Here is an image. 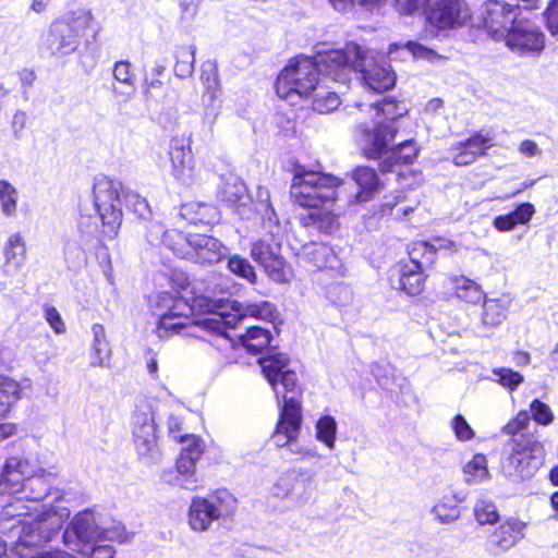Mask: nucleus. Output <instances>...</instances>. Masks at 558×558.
I'll use <instances>...</instances> for the list:
<instances>
[{"label": "nucleus", "mask_w": 558, "mask_h": 558, "mask_svg": "<svg viewBox=\"0 0 558 558\" xmlns=\"http://www.w3.org/2000/svg\"><path fill=\"white\" fill-rule=\"evenodd\" d=\"M153 314L156 316V335L160 339L174 335L205 339L206 335L217 336L230 343L241 345L247 353L258 354L268 347L270 333L267 329L252 326L235 342L229 330L247 318L274 322L277 310L267 301L243 305L236 301L214 300L205 295L196 296L192 304L169 292H160L153 298Z\"/></svg>", "instance_id": "1"}, {"label": "nucleus", "mask_w": 558, "mask_h": 558, "mask_svg": "<svg viewBox=\"0 0 558 558\" xmlns=\"http://www.w3.org/2000/svg\"><path fill=\"white\" fill-rule=\"evenodd\" d=\"M53 478V473L34 468L20 496L2 507L0 529L10 535L17 548L50 541L69 519L68 507L41 504L51 494Z\"/></svg>", "instance_id": "2"}, {"label": "nucleus", "mask_w": 558, "mask_h": 558, "mask_svg": "<svg viewBox=\"0 0 558 558\" xmlns=\"http://www.w3.org/2000/svg\"><path fill=\"white\" fill-rule=\"evenodd\" d=\"M94 15L89 10L70 11L49 25L41 37L40 49L53 57H65L74 53L92 26Z\"/></svg>", "instance_id": "3"}, {"label": "nucleus", "mask_w": 558, "mask_h": 558, "mask_svg": "<svg viewBox=\"0 0 558 558\" xmlns=\"http://www.w3.org/2000/svg\"><path fill=\"white\" fill-rule=\"evenodd\" d=\"M342 181L329 173L306 170L294 171L290 194L294 204L303 208H316L340 198Z\"/></svg>", "instance_id": "4"}, {"label": "nucleus", "mask_w": 558, "mask_h": 558, "mask_svg": "<svg viewBox=\"0 0 558 558\" xmlns=\"http://www.w3.org/2000/svg\"><path fill=\"white\" fill-rule=\"evenodd\" d=\"M148 242H161L174 253L190 256L199 263H217L223 256V245L217 239L205 234L185 235L178 230H163L161 225L155 223Z\"/></svg>", "instance_id": "5"}, {"label": "nucleus", "mask_w": 558, "mask_h": 558, "mask_svg": "<svg viewBox=\"0 0 558 558\" xmlns=\"http://www.w3.org/2000/svg\"><path fill=\"white\" fill-rule=\"evenodd\" d=\"M356 107L359 109L367 107L368 110L374 111L375 126L373 131L363 128L362 133L364 155L369 159H376L386 151L396 134V129L387 122L402 117L407 112V108L391 99H384L379 104L368 106L356 104Z\"/></svg>", "instance_id": "6"}, {"label": "nucleus", "mask_w": 558, "mask_h": 558, "mask_svg": "<svg viewBox=\"0 0 558 558\" xmlns=\"http://www.w3.org/2000/svg\"><path fill=\"white\" fill-rule=\"evenodd\" d=\"M102 539L123 543L126 539L124 526L114 523L112 526L99 527L93 511L78 512L63 533L64 544L72 550L85 553L92 544Z\"/></svg>", "instance_id": "7"}, {"label": "nucleus", "mask_w": 558, "mask_h": 558, "mask_svg": "<svg viewBox=\"0 0 558 558\" xmlns=\"http://www.w3.org/2000/svg\"><path fill=\"white\" fill-rule=\"evenodd\" d=\"M501 462L502 474L512 481L532 478L545 459V448L536 436H519Z\"/></svg>", "instance_id": "8"}, {"label": "nucleus", "mask_w": 558, "mask_h": 558, "mask_svg": "<svg viewBox=\"0 0 558 558\" xmlns=\"http://www.w3.org/2000/svg\"><path fill=\"white\" fill-rule=\"evenodd\" d=\"M156 400L147 397L138 398L131 416L133 444L137 454L147 461L159 456L157 424L155 421Z\"/></svg>", "instance_id": "9"}, {"label": "nucleus", "mask_w": 558, "mask_h": 558, "mask_svg": "<svg viewBox=\"0 0 558 558\" xmlns=\"http://www.w3.org/2000/svg\"><path fill=\"white\" fill-rule=\"evenodd\" d=\"M538 0H486L482 9V23L495 40H504L520 21L521 9L531 10Z\"/></svg>", "instance_id": "10"}, {"label": "nucleus", "mask_w": 558, "mask_h": 558, "mask_svg": "<svg viewBox=\"0 0 558 558\" xmlns=\"http://www.w3.org/2000/svg\"><path fill=\"white\" fill-rule=\"evenodd\" d=\"M302 412L301 402L294 397L286 398L280 410V418L276 430L272 434V440L277 447H288L293 454L301 459H320L322 456L314 449L303 447L298 444L301 430Z\"/></svg>", "instance_id": "11"}, {"label": "nucleus", "mask_w": 558, "mask_h": 558, "mask_svg": "<svg viewBox=\"0 0 558 558\" xmlns=\"http://www.w3.org/2000/svg\"><path fill=\"white\" fill-rule=\"evenodd\" d=\"M120 189L119 182L106 175H99L94 180V203L102 225L101 233L105 239L116 238L121 227Z\"/></svg>", "instance_id": "12"}, {"label": "nucleus", "mask_w": 558, "mask_h": 558, "mask_svg": "<svg viewBox=\"0 0 558 558\" xmlns=\"http://www.w3.org/2000/svg\"><path fill=\"white\" fill-rule=\"evenodd\" d=\"M317 75L318 71L313 58L298 57L278 75L277 95L291 101L294 96L305 97L317 86Z\"/></svg>", "instance_id": "13"}, {"label": "nucleus", "mask_w": 558, "mask_h": 558, "mask_svg": "<svg viewBox=\"0 0 558 558\" xmlns=\"http://www.w3.org/2000/svg\"><path fill=\"white\" fill-rule=\"evenodd\" d=\"M235 500L228 492H218L207 498L195 497L189 508V524L193 531H207L214 521L230 515Z\"/></svg>", "instance_id": "14"}, {"label": "nucleus", "mask_w": 558, "mask_h": 558, "mask_svg": "<svg viewBox=\"0 0 558 558\" xmlns=\"http://www.w3.org/2000/svg\"><path fill=\"white\" fill-rule=\"evenodd\" d=\"M363 48L348 44L342 50L318 53L314 60L318 74L331 77L335 82L345 83L352 72L361 66Z\"/></svg>", "instance_id": "15"}, {"label": "nucleus", "mask_w": 558, "mask_h": 558, "mask_svg": "<svg viewBox=\"0 0 558 558\" xmlns=\"http://www.w3.org/2000/svg\"><path fill=\"white\" fill-rule=\"evenodd\" d=\"M426 24L436 31L465 27L472 21V11L464 0H430L425 9Z\"/></svg>", "instance_id": "16"}, {"label": "nucleus", "mask_w": 558, "mask_h": 558, "mask_svg": "<svg viewBox=\"0 0 558 558\" xmlns=\"http://www.w3.org/2000/svg\"><path fill=\"white\" fill-rule=\"evenodd\" d=\"M281 240L259 239L252 244L251 256L276 282H289L293 276L292 268L281 255Z\"/></svg>", "instance_id": "17"}, {"label": "nucleus", "mask_w": 558, "mask_h": 558, "mask_svg": "<svg viewBox=\"0 0 558 558\" xmlns=\"http://www.w3.org/2000/svg\"><path fill=\"white\" fill-rule=\"evenodd\" d=\"M507 47L519 54H539L545 47V36L533 23L520 20L505 37Z\"/></svg>", "instance_id": "18"}, {"label": "nucleus", "mask_w": 558, "mask_h": 558, "mask_svg": "<svg viewBox=\"0 0 558 558\" xmlns=\"http://www.w3.org/2000/svg\"><path fill=\"white\" fill-rule=\"evenodd\" d=\"M361 66L357 72L361 73L364 85L375 93H384L396 83V75L390 65L386 62L378 63L374 54L363 49Z\"/></svg>", "instance_id": "19"}, {"label": "nucleus", "mask_w": 558, "mask_h": 558, "mask_svg": "<svg viewBox=\"0 0 558 558\" xmlns=\"http://www.w3.org/2000/svg\"><path fill=\"white\" fill-rule=\"evenodd\" d=\"M264 376L269 385L280 396L278 384L280 383L283 391L294 392L298 388V376L293 371L288 369L289 359L286 354L276 353L259 360Z\"/></svg>", "instance_id": "20"}, {"label": "nucleus", "mask_w": 558, "mask_h": 558, "mask_svg": "<svg viewBox=\"0 0 558 558\" xmlns=\"http://www.w3.org/2000/svg\"><path fill=\"white\" fill-rule=\"evenodd\" d=\"M171 175L182 185L190 186L196 182L197 173L190 146L182 141L172 140L169 148Z\"/></svg>", "instance_id": "21"}, {"label": "nucleus", "mask_w": 558, "mask_h": 558, "mask_svg": "<svg viewBox=\"0 0 558 558\" xmlns=\"http://www.w3.org/2000/svg\"><path fill=\"white\" fill-rule=\"evenodd\" d=\"M32 465L27 460L10 458L7 460L0 476V492L2 494H17L20 496L24 483L32 475Z\"/></svg>", "instance_id": "22"}, {"label": "nucleus", "mask_w": 558, "mask_h": 558, "mask_svg": "<svg viewBox=\"0 0 558 558\" xmlns=\"http://www.w3.org/2000/svg\"><path fill=\"white\" fill-rule=\"evenodd\" d=\"M428 245L423 242L413 244L410 251L411 263L403 265L400 270V288L409 295H417L424 289L425 279L422 274V263L417 260L418 251L427 250Z\"/></svg>", "instance_id": "23"}, {"label": "nucleus", "mask_w": 558, "mask_h": 558, "mask_svg": "<svg viewBox=\"0 0 558 558\" xmlns=\"http://www.w3.org/2000/svg\"><path fill=\"white\" fill-rule=\"evenodd\" d=\"M219 199L228 207L233 208L239 215L246 216L252 201L247 194L244 182L238 177H229L223 182L218 193Z\"/></svg>", "instance_id": "24"}, {"label": "nucleus", "mask_w": 558, "mask_h": 558, "mask_svg": "<svg viewBox=\"0 0 558 558\" xmlns=\"http://www.w3.org/2000/svg\"><path fill=\"white\" fill-rule=\"evenodd\" d=\"M352 179L359 186V191L348 197L349 204L368 202L383 189V183L376 171L369 167L354 169Z\"/></svg>", "instance_id": "25"}, {"label": "nucleus", "mask_w": 558, "mask_h": 558, "mask_svg": "<svg viewBox=\"0 0 558 558\" xmlns=\"http://www.w3.org/2000/svg\"><path fill=\"white\" fill-rule=\"evenodd\" d=\"M525 527L526 524L523 521L510 518L494 531L490 545L498 551H506L524 537Z\"/></svg>", "instance_id": "26"}, {"label": "nucleus", "mask_w": 558, "mask_h": 558, "mask_svg": "<svg viewBox=\"0 0 558 558\" xmlns=\"http://www.w3.org/2000/svg\"><path fill=\"white\" fill-rule=\"evenodd\" d=\"M465 497L461 493L445 494L437 499L432 508L434 519L441 524H450L460 518L459 504H462Z\"/></svg>", "instance_id": "27"}, {"label": "nucleus", "mask_w": 558, "mask_h": 558, "mask_svg": "<svg viewBox=\"0 0 558 558\" xmlns=\"http://www.w3.org/2000/svg\"><path fill=\"white\" fill-rule=\"evenodd\" d=\"M300 256L316 269L333 268L337 256L333 251L324 243H307L302 246Z\"/></svg>", "instance_id": "28"}, {"label": "nucleus", "mask_w": 558, "mask_h": 558, "mask_svg": "<svg viewBox=\"0 0 558 558\" xmlns=\"http://www.w3.org/2000/svg\"><path fill=\"white\" fill-rule=\"evenodd\" d=\"M180 215L192 225H211L219 220L218 209L214 205L202 202L182 205Z\"/></svg>", "instance_id": "29"}, {"label": "nucleus", "mask_w": 558, "mask_h": 558, "mask_svg": "<svg viewBox=\"0 0 558 558\" xmlns=\"http://www.w3.org/2000/svg\"><path fill=\"white\" fill-rule=\"evenodd\" d=\"M511 300L507 295L485 300L483 304L482 323L484 326L495 328L506 318Z\"/></svg>", "instance_id": "30"}, {"label": "nucleus", "mask_w": 558, "mask_h": 558, "mask_svg": "<svg viewBox=\"0 0 558 558\" xmlns=\"http://www.w3.org/2000/svg\"><path fill=\"white\" fill-rule=\"evenodd\" d=\"M92 362L93 366H106L111 356L110 344L106 337L105 327L101 324L92 326Z\"/></svg>", "instance_id": "31"}, {"label": "nucleus", "mask_w": 558, "mask_h": 558, "mask_svg": "<svg viewBox=\"0 0 558 558\" xmlns=\"http://www.w3.org/2000/svg\"><path fill=\"white\" fill-rule=\"evenodd\" d=\"M449 282L457 298L466 303L477 304L484 299V291L480 284L464 276L451 277Z\"/></svg>", "instance_id": "32"}, {"label": "nucleus", "mask_w": 558, "mask_h": 558, "mask_svg": "<svg viewBox=\"0 0 558 558\" xmlns=\"http://www.w3.org/2000/svg\"><path fill=\"white\" fill-rule=\"evenodd\" d=\"M259 206L263 214V229L272 240H282L283 229L278 217L269 203V193L265 189H259Z\"/></svg>", "instance_id": "33"}, {"label": "nucleus", "mask_w": 558, "mask_h": 558, "mask_svg": "<svg viewBox=\"0 0 558 558\" xmlns=\"http://www.w3.org/2000/svg\"><path fill=\"white\" fill-rule=\"evenodd\" d=\"M122 197L124 205L129 210L134 213L140 219L148 222V225L145 226V228L147 229L146 236L148 238L150 233L155 230L154 225L157 223V221H149V218L151 217V209L148 202L146 201V198L142 197L136 192L129 190L122 191ZM158 225L160 223L158 222Z\"/></svg>", "instance_id": "34"}, {"label": "nucleus", "mask_w": 558, "mask_h": 558, "mask_svg": "<svg viewBox=\"0 0 558 558\" xmlns=\"http://www.w3.org/2000/svg\"><path fill=\"white\" fill-rule=\"evenodd\" d=\"M463 480L468 485H478L490 480L487 458L482 454H475L463 466Z\"/></svg>", "instance_id": "35"}, {"label": "nucleus", "mask_w": 558, "mask_h": 558, "mask_svg": "<svg viewBox=\"0 0 558 558\" xmlns=\"http://www.w3.org/2000/svg\"><path fill=\"white\" fill-rule=\"evenodd\" d=\"M311 209L306 215L301 216L303 226L315 227L325 233H331L338 228V219L333 213L319 207Z\"/></svg>", "instance_id": "36"}, {"label": "nucleus", "mask_w": 558, "mask_h": 558, "mask_svg": "<svg viewBox=\"0 0 558 558\" xmlns=\"http://www.w3.org/2000/svg\"><path fill=\"white\" fill-rule=\"evenodd\" d=\"M22 397L19 381L7 376H0V418L5 417Z\"/></svg>", "instance_id": "37"}, {"label": "nucleus", "mask_w": 558, "mask_h": 558, "mask_svg": "<svg viewBox=\"0 0 558 558\" xmlns=\"http://www.w3.org/2000/svg\"><path fill=\"white\" fill-rule=\"evenodd\" d=\"M417 153L418 150L413 141H404L397 147H393L390 151H388L387 148L379 157L381 158L384 155L389 154L388 158L383 161L381 170L389 171L392 163H410L416 158Z\"/></svg>", "instance_id": "38"}, {"label": "nucleus", "mask_w": 558, "mask_h": 558, "mask_svg": "<svg viewBox=\"0 0 558 558\" xmlns=\"http://www.w3.org/2000/svg\"><path fill=\"white\" fill-rule=\"evenodd\" d=\"M198 460L189 457L186 453H180L177 460V471L179 476L177 483L182 488L194 490L198 486V480L195 475V468Z\"/></svg>", "instance_id": "39"}, {"label": "nucleus", "mask_w": 558, "mask_h": 558, "mask_svg": "<svg viewBox=\"0 0 558 558\" xmlns=\"http://www.w3.org/2000/svg\"><path fill=\"white\" fill-rule=\"evenodd\" d=\"M196 47L194 45L178 46L174 51V75L179 78L190 77L194 72Z\"/></svg>", "instance_id": "40"}, {"label": "nucleus", "mask_w": 558, "mask_h": 558, "mask_svg": "<svg viewBox=\"0 0 558 558\" xmlns=\"http://www.w3.org/2000/svg\"><path fill=\"white\" fill-rule=\"evenodd\" d=\"M473 515L480 525H494L499 522L500 514L494 500L480 497L473 506Z\"/></svg>", "instance_id": "41"}, {"label": "nucleus", "mask_w": 558, "mask_h": 558, "mask_svg": "<svg viewBox=\"0 0 558 558\" xmlns=\"http://www.w3.org/2000/svg\"><path fill=\"white\" fill-rule=\"evenodd\" d=\"M201 82L205 88V96L214 102L218 98L220 90L218 68L214 61H206L202 64Z\"/></svg>", "instance_id": "42"}, {"label": "nucleus", "mask_w": 558, "mask_h": 558, "mask_svg": "<svg viewBox=\"0 0 558 558\" xmlns=\"http://www.w3.org/2000/svg\"><path fill=\"white\" fill-rule=\"evenodd\" d=\"M337 429L338 426L335 417L324 415L315 424V437L319 442L332 450L336 447Z\"/></svg>", "instance_id": "43"}, {"label": "nucleus", "mask_w": 558, "mask_h": 558, "mask_svg": "<svg viewBox=\"0 0 558 558\" xmlns=\"http://www.w3.org/2000/svg\"><path fill=\"white\" fill-rule=\"evenodd\" d=\"M7 267L19 269L25 260L26 250L22 236L19 233L12 234L4 248Z\"/></svg>", "instance_id": "44"}, {"label": "nucleus", "mask_w": 558, "mask_h": 558, "mask_svg": "<svg viewBox=\"0 0 558 558\" xmlns=\"http://www.w3.org/2000/svg\"><path fill=\"white\" fill-rule=\"evenodd\" d=\"M313 92V109L318 113H329L339 107L340 99L337 93L323 86H316Z\"/></svg>", "instance_id": "45"}, {"label": "nucleus", "mask_w": 558, "mask_h": 558, "mask_svg": "<svg viewBox=\"0 0 558 558\" xmlns=\"http://www.w3.org/2000/svg\"><path fill=\"white\" fill-rule=\"evenodd\" d=\"M17 198V190L9 181L0 180V208L4 216L15 215Z\"/></svg>", "instance_id": "46"}, {"label": "nucleus", "mask_w": 558, "mask_h": 558, "mask_svg": "<svg viewBox=\"0 0 558 558\" xmlns=\"http://www.w3.org/2000/svg\"><path fill=\"white\" fill-rule=\"evenodd\" d=\"M530 424V415L526 411H521L502 428L505 435L511 436L509 445H512L519 436H535L534 434L523 433Z\"/></svg>", "instance_id": "47"}, {"label": "nucleus", "mask_w": 558, "mask_h": 558, "mask_svg": "<svg viewBox=\"0 0 558 558\" xmlns=\"http://www.w3.org/2000/svg\"><path fill=\"white\" fill-rule=\"evenodd\" d=\"M530 424V415L526 411H521L502 428L505 435L511 436L509 445H512L519 436H535L534 434L523 433Z\"/></svg>", "instance_id": "48"}, {"label": "nucleus", "mask_w": 558, "mask_h": 558, "mask_svg": "<svg viewBox=\"0 0 558 558\" xmlns=\"http://www.w3.org/2000/svg\"><path fill=\"white\" fill-rule=\"evenodd\" d=\"M530 424V415L526 411H521L502 428L505 435L511 436L509 445H512L519 436H535L534 434L523 433Z\"/></svg>", "instance_id": "49"}, {"label": "nucleus", "mask_w": 558, "mask_h": 558, "mask_svg": "<svg viewBox=\"0 0 558 558\" xmlns=\"http://www.w3.org/2000/svg\"><path fill=\"white\" fill-rule=\"evenodd\" d=\"M228 269L232 274L247 280L251 283H254L256 280V272L253 266L250 264L247 259L239 255H234L229 258Z\"/></svg>", "instance_id": "50"}, {"label": "nucleus", "mask_w": 558, "mask_h": 558, "mask_svg": "<svg viewBox=\"0 0 558 558\" xmlns=\"http://www.w3.org/2000/svg\"><path fill=\"white\" fill-rule=\"evenodd\" d=\"M112 76L116 82L124 85L125 87H132V85H135V73L132 70L131 62L126 60L114 62L112 66Z\"/></svg>", "instance_id": "51"}, {"label": "nucleus", "mask_w": 558, "mask_h": 558, "mask_svg": "<svg viewBox=\"0 0 558 558\" xmlns=\"http://www.w3.org/2000/svg\"><path fill=\"white\" fill-rule=\"evenodd\" d=\"M493 374L497 377L496 381L501 386L514 390L519 385L523 383V376L511 368L499 367L493 371Z\"/></svg>", "instance_id": "52"}, {"label": "nucleus", "mask_w": 558, "mask_h": 558, "mask_svg": "<svg viewBox=\"0 0 558 558\" xmlns=\"http://www.w3.org/2000/svg\"><path fill=\"white\" fill-rule=\"evenodd\" d=\"M183 445L181 453H186L189 457L199 460L204 453V441L196 435L185 434L183 439H179Z\"/></svg>", "instance_id": "53"}, {"label": "nucleus", "mask_w": 558, "mask_h": 558, "mask_svg": "<svg viewBox=\"0 0 558 558\" xmlns=\"http://www.w3.org/2000/svg\"><path fill=\"white\" fill-rule=\"evenodd\" d=\"M166 425L169 437L174 441L183 439V436L189 434L184 427L183 418L177 410H172L168 413Z\"/></svg>", "instance_id": "54"}, {"label": "nucleus", "mask_w": 558, "mask_h": 558, "mask_svg": "<svg viewBox=\"0 0 558 558\" xmlns=\"http://www.w3.org/2000/svg\"><path fill=\"white\" fill-rule=\"evenodd\" d=\"M428 245L427 250H420L418 254L422 253L426 263L433 262V255L436 251H447V252H457L458 246L453 241L446 240V239H436L434 243H427Z\"/></svg>", "instance_id": "55"}, {"label": "nucleus", "mask_w": 558, "mask_h": 558, "mask_svg": "<svg viewBox=\"0 0 558 558\" xmlns=\"http://www.w3.org/2000/svg\"><path fill=\"white\" fill-rule=\"evenodd\" d=\"M404 48L415 59H423V60L434 62L440 58V56L434 49L428 48L417 41L410 40L404 45Z\"/></svg>", "instance_id": "56"}, {"label": "nucleus", "mask_w": 558, "mask_h": 558, "mask_svg": "<svg viewBox=\"0 0 558 558\" xmlns=\"http://www.w3.org/2000/svg\"><path fill=\"white\" fill-rule=\"evenodd\" d=\"M530 410L533 420L538 424L548 425L554 418L550 408L539 400H533L530 405Z\"/></svg>", "instance_id": "57"}, {"label": "nucleus", "mask_w": 558, "mask_h": 558, "mask_svg": "<svg viewBox=\"0 0 558 558\" xmlns=\"http://www.w3.org/2000/svg\"><path fill=\"white\" fill-rule=\"evenodd\" d=\"M465 148L471 150L476 157L483 156L486 150L492 146V138L483 136L482 134H475L471 136L464 143H461Z\"/></svg>", "instance_id": "58"}, {"label": "nucleus", "mask_w": 558, "mask_h": 558, "mask_svg": "<svg viewBox=\"0 0 558 558\" xmlns=\"http://www.w3.org/2000/svg\"><path fill=\"white\" fill-rule=\"evenodd\" d=\"M430 0H395L396 10L402 15H412L425 9Z\"/></svg>", "instance_id": "59"}, {"label": "nucleus", "mask_w": 558, "mask_h": 558, "mask_svg": "<svg viewBox=\"0 0 558 558\" xmlns=\"http://www.w3.org/2000/svg\"><path fill=\"white\" fill-rule=\"evenodd\" d=\"M82 242L87 244L94 239H98L99 230L96 221L90 217H83L78 223Z\"/></svg>", "instance_id": "60"}, {"label": "nucleus", "mask_w": 558, "mask_h": 558, "mask_svg": "<svg viewBox=\"0 0 558 558\" xmlns=\"http://www.w3.org/2000/svg\"><path fill=\"white\" fill-rule=\"evenodd\" d=\"M452 429L456 434V437L461 441H466L473 438L474 432L471 426L468 424L465 418L458 414L451 422Z\"/></svg>", "instance_id": "61"}, {"label": "nucleus", "mask_w": 558, "mask_h": 558, "mask_svg": "<svg viewBox=\"0 0 558 558\" xmlns=\"http://www.w3.org/2000/svg\"><path fill=\"white\" fill-rule=\"evenodd\" d=\"M45 318L49 326L54 330L56 333H64L65 332V324L58 312V310L53 306L45 307Z\"/></svg>", "instance_id": "62"}, {"label": "nucleus", "mask_w": 558, "mask_h": 558, "mask_svg": "<svg viewBox=\"0 0 558 558\" xmlns=\"http://www.w3.org/2000/svg\"><path fill=\"white\" fill-rule=\"evenodd\" d=\"M535 213V208L531 203H522L511 214L515 225L527 223Z\"/></svg>", "instance_id": "63"}, {"label": "nucleus", "mask_w": 558, "mask_h": 558, "mask_svg": "<svg viewBox=\"0 0 558 558\" xmlns=\"http://www.w3.org/2000/svg\"><path fill=\"white\" fill-rule=\"evenodd\" d=\"M547 27L555 35L558 33V0H551L546 10Z\"/></svg>", "instance_id": "64"}]
</instances>
